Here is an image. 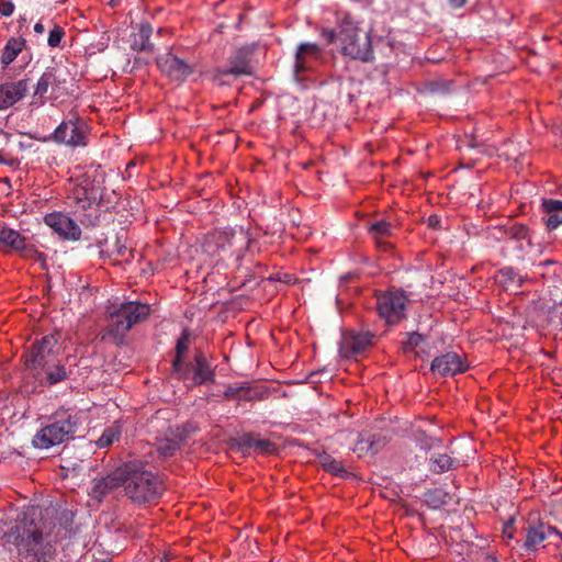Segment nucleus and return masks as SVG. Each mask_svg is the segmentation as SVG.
Wrapping results in <instances>:
<instances>
[{"label": "nucleus", "mask_w": 562, "mask_h": 562, "mask_svg": "<svg viewBox=\"0 0 562 562\" xmlns=\"http://www.w3.org/2000/svg\"><path fill=\"white\" fill-rule=\"evenodd\" d=\"M45 514L38 508H30L8 532L9 542L16 547L25 562H48L52 559L53 547L48 537L55 524L48 518V510Z\"/></svg>", "instance_id": "nucleus-1"}, {"label": "nucleus", "mask_w": 562, "mask_h": 562, "mask_svg": "<svg viewBox=\"0 0 562 562\" xmlns=\"http://www.w3.org/2000/svg\"><path fill=\"white\" fill-rule=\"evenodd\" d=\"M61 346L58 334H48L35 339L22 359L25 378L33 379L37 386H53L69 379L71 370L61 363Z\"/></svg>", "instance_id": "nucleus-2"}, {"label": "nucleus", "mask_w": 562, "mask_h": 562, "mask_svg": "<svg viewBox=\"0 0 562 562\" xmlns=\"http://www.w3.org/2000/svg\"><path fill=\"white\" fill-rule=\"evenodd\" d=\"M125 496L136 505L157 503L165 492V483L158 473L148 469V462L131 460L123 463Z\"/></svg>", "instance_id": "nucleus-3"}, {"label": "nucleus", "mask_w": 562, "mask_h": 562, "mask_svg": "<svg viewBox=\"0 0 562 562\" xmlns=\"http://www.w3.org/2000/svg\"><path fill=\"white\" fill-rule=\"evenodd\" d=\"M322 35L329 44L337 38L341 53L352 59L370 61L373 58L370 35L361 32L348 14L339 19L337 30H324Z\"/></svg>", "instance_id": "nucleus-4"}, {"label": "nucleus", "mask_w": 562, "mask_h": 562, "mask_svg": "<svg viewBox=\"0 0 562 562\" xmlns=\"http://www.w3.org/2000/svg\"><path fill=\"white\" fill-rule=\"evenodd\" d=\"M150 314V306L139 302L123 303L117 311L111 313L109 324L102 336L120 346L124 342L127 331L137 323L145 321Z\"/></svg>", "instance_id": "nucleus-5"}, {"label": "nucleus", "mask_w": 562, "mask_h": 562, "mask_svg": "<svg viewBox=\"0 0 562 562\" xmlns=\"http://www.w3.org/2000/svg\"><path fill=\"white\" fill-rule=\"evenodd\" d=\"M78 419L67 412L57 413L52 422L40 429L33 437V445L38 449H48L72 439Z\"/></svg>", "instance_id": "nucleus-6"}, {"label": "nucleus", "mask_w": 562, "mask_h": 562, "mask_svg": "<svg viewBox=\"0 0 562 562\" xmlns=\"http://www.w3.org/2000/svg\"><path fill=\"white\" fill-rule=\"evenodd\" d=\"M89 126L78 113H70L50 135L49 139L69 147L87 146Z\"/></svg>", "instance_id": "nucleus-7"}, {"label": "nucleus", "mask_w": 562, "mask_h": 562, "mask_svg": "<svg viewBox=\"0 0 562 562\" xmlns=\"http://www.w3.org/2000/svg\"><path fill=\"white\" fill-rule=\"evenodd\" d=\"M407 302L403 291H389L376 296L375 308L387 325H396L406 316Z\"/></svg>", "instance_id": "nucleus-8"}, {"label": "nucleus", "mask_w": 562, "mask_h": 562, "mask_svg": "<svg viewBox=\"0 0 562 562\" xmlns=\"http://www.w3.org/2000/svg\"><path fill=\"white\" fill-rule=\"evenodd\" d=\"M191 431L192 429L188 425L169 427L161 437L156 439V449L159 456L164 459L175 457Z\"/></svg>", "instance_id": "nucleus-9"}, {"label": "nucleus", "mask_w": 562, "mask_h": 562, "mask_svg": "<svg viewBox=\"0 0 562 562\" xmlns=\"http://www.w3.org/2000/svg\"><path fill=\"white\" fill-rule=\"evenodd\" d=\"M525 538L524 541L516 540V543L527 553L536 552L539 546L547 539V537L554 532L562 539V533L555 527H551L543 522L528 521L524 527Z\"/></svg>", "instance_id": "nucleus-10"}, {"label": "nucleus", "mask_w": 562, "mask_h": 562, "mask_svg": "<svg viewBox=\"0 0 562 562\" xmlns=\"http://www.w3.org/2000/svg\"><path fill=\"white\" fill-rule=\"evenodd\" d=\"M156 63L160 71L175 82L184 81L193 72V67L191 65L172 53L159 56L156 59Z\"/></svg>", "instance_id": "nucleus-11"}, {"label": "nucleus", "mask_w": 562, "mask_h": 562, "mask_svg": "<svg viewBox=\"0 0 562 562\" xmlns=\"http://www.w3.org/2000/svg\"><path fill=\"white\" fill-rule=\"evenodd\" d=\"M74 199L77 204L76 213L81 224L85 226L97 225L100 218V212L99 205L95 203V198L91 199L88 196V192L85 188H79L75 190Z\"/></svg>", "instance_id": "nucleus-12"}, {"label": "nucleus", "mask_w": 562, "mask_h": 562, "mask_svg": "<svg viewBox=\"0 0 562 562\" xmlns=\"http://www.w3.org/2000/svg\"><path fill=\"white\" fill-rule=\"evenodd\" d=\"M375 335L370 331H346L342 336L340 353L346 358L356 357L373 345Z\"/></svg>", "instance_id": "nucleus-13"}, {"label": "nucleus", "mask_w": 562, "mask_h": 562, "mask_svg": "<svg viewBox=\"0 0 562 562\" xmlns=\"http://www.w3.org/2000/svg\"><path fill=\"white\" fill-rule=\"evenodd\" d=\"M468 369L467 360L453 351L436 357L430 366V371L440 376L456 375L465 372Z\"/></svg>", "instance_id": "nucleus-14"}, {"label": "nucleus", "mask_w": 562, "mask_h": 562, "mask_svg": "<svg viewBox=\"0 0 562 562\" xmlns=\"http://www.w3.org/2000/svg\"><path fill=\"white\" fill-rule=\"evenodd\" d=\"M44 223L63 239L78 240L81 236L79 225L68 215L54 212L44 216Z\"/></svg>", "instance_id": "nucleus-15"}, {"label": "nucleus", "mask_w": 562, "mask_h": 562, "mask_svg": "<svg viewBox=\"0 0 562 562\" xmlns=\"http://www.w3.org/2000/svg\"><path fill=\"white\" fill-rule=\"evenodd\" d=\"M189 363L190 376L187 381H191L192 385L199 386L215 382V369L203 351L196 350L193 361Z\"/></svg>", "instance_id": "nucleus-16"}, {"label": "nucleus", "mask_w": 562, "mask_h": 562, "mask_svg": "<svg viewBox=\"0 0 562 562\" xmlns=\"http://www.w3.org/2000/svg\"><path fill=\"white\" fill-rule=\"evenodd\" d=\"M190 336V330L188 328L183 329L175 348L172 372L176 378L181 381H187L190 376V363L184 358L189 349Z\"/></svg>", "instance_id": "nucleus-17"}, {"label": "nucleus", "mask_w": 562, "mask_h": 562, "mask_svg": "<svg viewBox=\"0 0 562 562\" xmlns=\"http://www.w3.org/2000/svg\"><path fill=\"white\" fill-rule=\"evenodd\" d=\"M269 392L262 385H251L249 383H241L239 385L231 384L224 392V398L227 401H260L268 397Z\"/></svg>", "instance_id": "nucleus-18"}, {"label": "nucleus", "mask_w": 562, "mask_h": 562, "mask_svg": "<svg viewBox=\"0 0 562 562\" xmlns=\"http://www.w3.org/2000/svg\"><path fill=\"white\" fill-rule=\"evenodd\" d=\"M29 79L0 85V110H5L22 100L29 91Z\"/></svg>", "instance_id": "nucleus-19"}, {"label": "nucleus", "mask_w": 562, "mask_h": 562, "mask_svg": "<svg viewBox=\"0 0 562 562\" xmlns=\"http://www.w3.org/2000/svg\"><path fill=\"white\" fill-rule=\"evenodd\" d=\"M123 486V464L117 467L109 475L95 480L90 495L101 502L108 494Z\"/></svg>", "instance_id": "nucleus-20"}, {"label": "nucleus", "mask_w": 562, "mask_h": 562, "mask_svg": "<svg viewBox=\"0 0 562 562\" xmlns=\"http://www.w3.org/2000/svg\"><path fill=\"white\" fill-rule=\"evenodd\" d=\"M225 69L233 74V77L249 76L252 74L250 65V52L246 47L236 49L228 58V66Z\"/></svg>", "instance_id": "nucleus-21"}, {"label": "nucleus", "mask_w": 562, "mask_h": 562, "mask_svg": "<svg viewBox=\"0 0 562 562\" xmlns=\"http://www.w3.org/2000/svg\"><path fill=\"white\" fill-rule=\"evenodd\" d=\"M369 234L374 240L375 247L382 252H391L393 244L387 239L392 235V224L378 221L369 226Z\"/></svg>", "instance_id": "nucleus-22"}, {"label": "nucleus", "mask_w": 562, "mask_h": 562, "mask_svg": "<svg viewBox=\"0 0 562 562\" xmlns=\"http://www.w3.org/2000/svg\"><path fill=\"white\" fill-rule=\"evenodd\" d=\"M25 236L20 232L8 227L5 224L0 225V251L3 254L15 252L22 245Z\"/></svg>", "instance_id": "nucleus-23"}, {"label": "nucleus", "mask_w": 562, "mask_h": 562, "mask_svg": "<svg viewBox=\"0 0 562 562\" xmlns=\"http://www.w3.org/2000/svg\"><path fill=\"white\" fill-rule=\"evenodd\" d=\"M321 54V48L314 43H303L297 47L295 54V75L305 72L308 69V58H317Z\"/></svg>", "instance_id": "nucleus-24"}, {"label": "nucleus", "mask_w": 562, "mask_h": 562, "mask_svg": "<svg viewBox=\"0 0 562 562\" xmlns=\"http://www.w3.org/2000/svg\"><path fill=\"white\" fill-rule=\"evenodd\" d=\"M542 211L546 214L543 220L549 231H553L562 224V201L544 199Z\"/></svg>", "instance_id": "nucleus-25"}, {"label": "nucleus", "mask_w": 562, "mask_h": 562, "mask_svg": "<svg viewBox=\"0 0 562 562\" xmlns=\"http://www.w3.org/2000/svg\"><path fill=\"white\" fill-rule=\"evenodd\" d=\"M26 47V40L23 37H10L2 49L0 65L7 69Z\"/></svg>", "instance_id": "nucleus-26"}, {"label": "nucleus", "mask_w": 562, "mask_h": 562, "mask_svg": "<svg viewBox=\"0 0 562 562\" xmlns=\"http://www.w3.org/2000/svg\"><path fill=\"white\" fill-rule=\"evenodd\" d=\"M153 31L150 23H140L138 32L133 34L131 47L137 52L153 53L155 50V45L149 41Z\"/></svg>", "instance_id": "nucleus-27"}, {"label": "nucleus", "mask_w": 562, "mask_h": 562, "mask_svg": "<svg viewBox=\"0 0 562 562\" xmlns=\"http://www.w3.org/2000/svg\"><path fill=\"white\" fill-rule=\"evenodd\" d=\"M43 74L47 80L48 87L52 89V93L55 98H58L66 89V71L59 67H48Z\"/></svg>", "instance_id": "nucleus-28"}, {"label": "nucleus", "mask_w": 562, "mask_h": 562, "mask_svg": "<svg viewBox=\"0 0 562 562\" xmlns=\"http://www.w3.org/2000/svg\"><path fill=\"white\" fill-rule=\"evenodd\" d=\"M318 463L323 468L324 471L339 476L346 477L349 475V472L345 469L341 461L336 460L330 454L323 452L318 456Z\"/></svg>", "instance_id": "nucleus-29"}, {"label": "nucleus", "mask_w": 562, "mask_h": 562, "mask_svg": "<svg viewBox=\"0 0 562 562\" xmlns=\"http://www.w3.org/2000/svg\"><path fill=\"white\" fill-rule=\"evenodd\" d=\"M457 461L446 453L432 456L429 461V469L434 473H443L457 467Z\"/></svg>", "instance_id": "nucleus-30"}, {"label": "nucleus", "mask_w": 562, "mask_h": 562, "mask_svg": "<svg viewBox=\"0 0 562 562\" xmlns=\"http://www.w3.org/2000/svg\"><path fill=\"white\" fill-rule=\"evenodd\" d=\"M121 435V425L119 423H114L103 430L101 437L97 440V446L99 448H108L112 446L115 441H119Z\"/></svg>", "instance_id": "nucleus-31"}, {"label": "nucleus", "mask_w": 562, "mask_h": 562, "mask_svg": "<svg viewBox=\"0 0 562 562\" xmlns=\"http://www.w3.org/2000/svg\"><path fill=\"white\" fill-rule=\"evenodd\" d=\"M16 254H19L23 259L34 260L35 262H41L43 265L46 260L45 254L40 251L35 245L27 243L26 237L24 238Z\"/></svg>", "instance_id": "nucleus-32"}, {"label": "nucleus", "mask_w": 562, "mask_h": 562, "mask_svg": "<svg viewBox=\"0 0 562 562\" xmlns=\"http://www.w3.org/2000/svg\"><path fill=\"white\" fill-rule=\"evenodd\" d=\"M496 277L498 279L499 284H502L505 288H507L510 284L521 286L524 283V278L520 274H518L512 267H504L499 269Z\"/></svg>", "instance_id": "nucleus-33"}, {"label": "nucleus", "mask_w": 562, "mask_h": 562, "mask_svg": "<svg viewBox=\"0 0 562 562\" xmlns=\"http://www.w3.org/2000/svg\"><path fill=\"white\" fill-rule=\"evenodd\" d=\"M256 437L252 434H243L239 438L231 441V448L244 450L255 447Z\"/></svg>", "instance_id": "nucleus-34"}, {"label": "nucleus", "mask_w": 562, "mask_h": 562, "mask_svg": "<svg viewBox=\"0 0 562 562\" xmlns=\"http://www.w3.org/2000/svg\"><path fill=\"white\" fill-rule=\"evenodd\" d=\"M506 234L516 240H522L528 238L529 228L524 224H514L506 231Z\"/></svg>", "instance_id": "nucleus-35"}, {"label": "nucleus", "mask_w": 562, "mask_h": 562, "mask_svg": "<svg viewBox=\"0 0 562 562\" xmlns=\"http://www.w3.org/2000/svg\"><path fill=\"white\" fill-rule=\"evenodd\" d=\"M254 449L261 454H273L277 451V446L269 439L256 438Z\"/></svg>", "instance_id": "nucleus-36"}, {"label": "nucleus", "mask_w": 562, "mask_h": 562, "mask_svg": "<svg viewBox=\"0 0 562 562\" xmlns=\"http://www.w3.org/2000/svg\"><path fill=\"white\" fill-rule=\"evenodd\" d=\"M233 74L228 72L225 68L218 67L213 71V82L218 86H229L232 81L229 78Z\"/></svg>", "instance_id": "nucleus-37"}, {"label": "nucleus", "mask_w": 562, "mask_h": 562, "mask_svg": "<svg viewBox=\"0 0 562 562\" xmlns=\"http://www.w3.org/2000/svg\"><path fill=\"white\" fill-rule=\"evenodd\" d=\"M48 89H49V87H48L47 80L43 74L36 83L34 94H33L34 98L40 99L38 103L41 105L44 104V97L48 92Z\"/></svg>", "instance_id": "nucleus-38"}, {"label": "nucleus", "mask_w": 562, "mask_h": 562, "mask_svg": "<svg viewBox=\"0 0 562 562\" xmlns=\"http://www.w3.org/2000/svg\"><path fill=\"white\" fill-rule=\"evenodd\" d=\"M65 32L59 25H54L53 30L49 31L47 43L50 47H57L64 37Z\"/></svg>", "instance_id": "nucleus-39"}, {"label": "nucleus", "mask_w": 562, "mask_h": 562, "mask_svg": "<svg viewBox=\"0 0 562 562\" xmlns=\"http://www.w3.org/2000/svg\"><path fill=\"white\" fill-rule=\"evenodd\" d=\"M116 256L125 261H130L134 258V250L128 249L125 245L121 244L120 238L116 239Z\"/></svg>", "instance_id": "nucleus-40"}, {"label": "nucleus", "mask_w": 562, "mask_h": 562, "mask_svg": "<svg viewBox=\"0 0 562 562\" xmlns=\"http://www.w3.org/2000/svg\"><path fill=\"white\" fill-rule=\"evenodd\" d=\"M234 237L233 233L229 232H220L214 235L216 244L224 248L225 246H232V238Z\"/></svg>", "instance_id": "nucleus-41"}, {"label": "nucleus", "mask_w": 562, "mask_h": 562, "mask_svg": "<svg viewBox=\"0 0 562 562\" xmlns=\"http://www.w3.org/2000/svg\"><path fill=\"white\" fill-rule=\"evenodd\" d=\"M424 340V336L418 333H412L408 335V339L405 342V348L409 350H414L416 347L420 345Z\"/></svg>", "instance_id": "nucleus-42"}, {"label": "nucleus", "mask_w": 562, "mask_h": 562, "mask_svg": "<svg viewBox=\"0 0 562 562\" xmlns=\"http://www.w3.org/2000/svg\"><path fill=\"white\" fill-rule=\"evenodd\" d=\"M14 11V4L10 0L0 1V13L4 16H10Z\"/></svg>", "instance_id": "nucleus-43"}, {"label": "nucleus", "mask_w": 562, "mask_h": 562, "mask_svg": "<svg viewBox=\"0 0 562 562\" xmlns=\"http://www.w3.org/2000/svg\"><path fill=\"white\" fill-rule=\"evenodd\" d=\"M428 501L431 503H435L436 506L439 504H443V501L441 497L446 496V494L440 490L431 491L427 494Z\"/></svg>", "instance_id": "nucleus-44"}, {"label": "nucleus", "mask_w": 562, "mask_h": 562, "mask_svg": "<svg viewBox=\"0 0 562 562\" xmlns=\"http://www.w3.org/2000/svg\"><path fill=\"white\" fill-rule=\"evenodd\" d=\"M514 533H515L514 520L510 519L509 521H507L504 525L503 536H504V538H507V539H514Z\"/></svg>", "instance_id": "nucleus-45"}, {"label": "nucleus", "mask_w": 562, "mask_h": 562, "mask_svg": "<svg viewBox=\"0 0 562 562\" xmlns=\"http://www.w3.org/2000/svg\"><path fill=\"white\" fill-rule=\"evenodd\" d=\"M452 83H453L452 81H442V82H440V81H436V82H432V83H431V85H432L431 90H432V91H437L439 86H442V87H443V89H445V90H447V89H448V87H449V86H451Z\"/></svg>", "instance_id": "nucleus-46"}, {"label": "nucleus", "mask_w": 562, "mask_h": 562, "mask_svg": "<svg viewBox=\"0 0 562 562\" xmlns=\"http://www.w3.org/2000/svg\"><path fill=\"white\" fill-rule=\"evenodd\" d=\"M0 162H1V164H7V165H9V166H14V165H16V160H15V159H13V158L8 159V158L5 157V154H4L3 151H0Z\"/></svg>", "instance_id": "nucleus-47"}, {"label": "nucleus", "mask_w": 562, "mask_h": 562, "mask_svg": "<svg viewBox=\"0 0 562 562\" xmlns=\"http://www.w3.org/2000/svg\"><path fill=\"white\" fill-rule=\"evenodd\" d=\"M439 223H440V218H439L437 215H430V216L428 217V225H429L430 227L436 228V227H438V226H439Z\"/></svg>", "instance_id": "nucleus-48"}, {"label": "nucleus", "mask_w": 562, "mask_h": 562, "mask_svg": "<svg viewBox=\"0 0 562 562\" xmlns=\"http://www.w3.org/2000/svg\"><path fill=\"white\" fill-rule=\"evenodd\" d=\"M468 0H449L452 8H461L467 3Z\"/></svg>", "instance_id": "nucleus-49"}, {"label": "nucleus", "mask_w": 562, "mask_h": 562, "mask_svg": "<svg viewBox=\"0 0 562 562\" xmlns=\"http://www.w3.org/2000/svg\"><path fill=\"white\" fill-rule=\"evenodd\" d=\"M34 31L38 34H42L44 31H45V27L44 25L41 23V22H37L35 25H34Z\"/></svg>", "instance_id": "nucleus-50"}, {"label": "nucleus", "mask_w": 562, "mask_h": 562, "mask_svg": "<svg viewBox=\"0 0 562 562\" xmlns=\"http://www.w3.org/2000/svg\"><path fill=\"white\" fill-rule=\"evenodd\" d=\"M486 562H499L496 557L494 555H487L485 558Z\"/></svg>", "instance_id": "nucleus-51"}]
</instances>
